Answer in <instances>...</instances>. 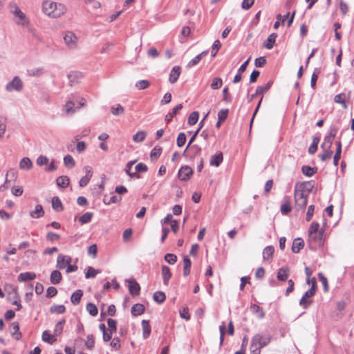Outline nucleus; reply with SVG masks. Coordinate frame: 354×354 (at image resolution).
<instances>
[{"label":"nucleus","instance_id":"nucleus-1","mask_svg":"<svg viewBox=\"0 0 354 354\" xmlns=\"http://www.w3.org/2000/svg\"><path fill=\"white\" fill-rule=\"evenodd\" d=\"M43 11L53 18H57L66 12V8L62 3L46 1L43 3Z\"/></svg>","mask_w":354,"mask_h":354},{"label":"nucleus","instance_id":"nucleus-2","mask_svg":"<svg viewBox=\"0 0 354 354\" xmlns=\"http://www.w3.org/2000/svg\"><path fill=\"white\" fill-rule=\"evenodd\" d=\"M316 290L317 281L314 279L313 284L311 286L310 288L305 292L299 301V305L302 306L303 308L307 309L313 304L312 297L315 295Z\"/></svg>","mask_w":354,"mask_h":354},{"label":"nucleus","instance_id":"nucleus-3","mask_svg":"<svg viewBox=\"0 0 354 354\" xmlns=\"http://www.w3.org/2000/svg\"><path fill=\"white\" fill-rule=\"evenodd\" d=\"M308 196L309 195L304 193L303 190L297 189V185L295 186L294 191V198L297 208L304 209L306 207Z\"/></svg>","mask_w":354,"mask_h":354},{"label":"nucleus","instance_id":"nucleus-4","mask_svg":"<svg viewBox=\"0 0 354 354\" xmlns=\"http://www.w3.org/2000/svg\"><path fill=\"white\" fill-rule=\"evenodd\" d=\"M85 105V100L82 98L79 102L75 100H68L65 104V111L68 115L74 114L77 110Z\"/></svg>","mask_w":354,"mask_h":354},{"label":"nucleus","instance_id":"nucleus-5","mask_svg":"<svg viewBox=\"0 0 354 354\" xmlns=\"http://www.w3.org/2000/svg\"><path fill=\"white\" fill-rule=\"evenodd\" d=\"M24 84L21 79L16 76L13 80L8 82L6 86V91L10 92L12 91H21L23 88Z\"/></svg>","mask_w":354,"mask_h":354},{"label":"nucleus","instance_id":"nucleus-6","mask_svg":"<svg viewBox=\"0 0 354 354\" xmlns=\"http://www.w3.org/2000/svg\"><path fill=\"white\" fill-rule=\"evenodd\" d=\"M64 40L65 44L69 48L73 49L76 48L77 37L73 32L68 31L65 32Z\"/></svg>","mask_w":354,"mask_h":354},{"label":"nucleus","instance_id":"nucleus-7","mask_svg":"<svg viewBox=\"0 0 354 354\" xmlns=\"http://www.w3.org/2000/svg\"><path fill=\"white\" fill-rule=\"evenodd\" d=\"M193 174L192 169L187 166L185 165L181 167L178 173V176L180 180L183 181H186L189 179L190 176Z\"/></svg>","mask_w":354,"mask_h":354},{"label":"nucleus","instance_id":"nucleus-8","mask_svg":"<svg viewBox=\"0 0 354 354\" xmlns=\"http://www.w3.org/2000/svg\"><path fill=\"white\" fill-rule=\"evenodd\" d=\"M72 259L69 256L63 255L59 254L57 259V268L59 269H64L66 266L71 263Z\"/></svg>","mask_w":354,"mask_h":354},{"label":"nucleus","instance_id":"nucleus-9","mask_svg":"<svg viewBox=\"0 0 354 354\" xmlns=\"http://www.w3.org/2000/svg\"><path fill=\"white\" fill-rule=\"evenodd\" d=\"M259 338L258 337H253L250 344V352L252 354H260L261 349L263 348L261 344L259 342Z\"/></svg>","mask_w":354,"mask_h":354},{"label":"nucleus","instance_id":"nucleus-10","mask_svg":"<svg viewBox=\"0 0 354 354\" xmlns=\"http://www.w3.org/2000/svg\"><path fill=\"white\" fill-rule=\"evenodd\" d=\"M129 283V290L131 295H138L140 291V286L138 282L134 279H129L127 281Z\"/></svg>","mask_w":354,"mask_h":354},{"label":"nucleus","instance_id":"nucleus-11","mask_svg":"<svg viewBox=\"0 0 354 354\" xmlns=\"http://www.w3.org/2000/svg\"><path fill=\"white\" fill-rule=\"evenodd\" d=\"M296 185H297V189L303 190L304 193L309 195L313 188L314 187L315 183L312 180L306 181L299 184L297 183Z\"/></svg>","mask_w":354,"mask_h":354},{"label":"nucleus","instance_id":"nucleus-12","mask_svg":"<svg viewBox=\"0 0 354 354\" xmlns=\"http://www.w3.org/2000/svg\"><path fill=\"white\" fill-rule=\"evenodd\" d=\"M181 73V68L179 66H176L173 67L171 69L170 73H169V81L170 83L174 84L177 82L180 75Z\"/></svg>","mask_w":354,"mask_h":354},{"label":"nucleus","instance_id":"nucleus-13","mask_svg":"<svg viewBox=\"0 0 354 354\" xmlns=\"http://www.w3.org/2000/svg\"><path fill=\"white\" fill-rule=\"evenodd\" d=\"M85 169L86 171V174L84 176L81 178L79 182V185L82 187H86L92 177L91 168L89 166H87L85 167Z\"/></svg>","mask_w":354,"mask_h":354},{"label":"nucleus","instance_id":"nucleus-14","mask_svg":"<svg viewBox=\"0 0 354 354\" xmlns=\"http://www.w3.org/2000/svg\"><path fill=\"white\" fill-rule=\"evenodd\" d=\"M6 291H8V299L17 300L19 296L17 292V288L12 285H7L5 288Z\"/></svg>","mask_w":354,"mask_h":354},{"label":"nucleus","instance_id":"nucleus-15","mask_svg":"<svg viewBox=\"0 0 354 354\" xmlns=\"http://www.w3.org/2000/svg\"><path fill=\"white\" fill-rule=\"evenodd\" d=\"M223 153L221 151H218L216 154L212 156L209 164L211 166L218 167L223 162Z\"/></svg>","mask_w":354,"mask_h":354},{"label":"nucleus","instance_id":"nucleus-16","mask_svg":"<svg viewBox=\"0 0 354 354\" xmlns=\"http://www.w3.org/2000/svg\"><path fill=\"white\" fill-rule=\"evenodd\" d=\"M35 278H36L35 273L31 272H22V273L19 274L17 279L19 282H26V281H32V280L35 279Z\"/></svg>","mask_w":354,"mask_h":354},{"label":"nucleus","instance_id":"nucleus-17","mask_svg":"<svg viewBox=\"0 0 354 354\" xmlns=\"http://www.w3.org/2000/svg\"><path fill=\"white\" fill-rule=\"evenodd\" d=\"M13 12L16 17H19V21H17V24L23 26L28 24V21L27 20L25 14L22 12L21 10L18 7L15 8Z\"/></svg>","mask_w":354,"mask_h":354},{"label":"nucleus","instance_id":"nucleus-18","mask_svg":"<svg viewBox=\"0 0 354 354\" xmlns=\"http://www.w3.org/2000/svg\"><path fill=\"white\" fill-rule=\"evenodd\" d=\"M290 270L288 267H282L278 270L277 279L279 281H285L289 276Z\"/></svg>","mask_w":354,"mask_h":354},{"label":"nucleus","instance_id":"nucleus-19","mask_svg":"<svg viewBox=\"0 0 354 354\" xmlns=\"http://www.w3.org/2000/svg\"><path fill=\"white\" fill-rule=\"evenodd\" d=\"M304 246V241L301 238H297L293 241L292 251L293 253H299Z\"/></svg>","mask_w":354,"mask_h":354},{"label":"nucleus","instance_id":"nucleus-20","mask_svg":"<svg viewBox=\"0 0 354 354\" xmlns=\"http://www.w3.org/2000/svg\"><path fill=\"white\" fill-rule=\"evenodd\" d=\"M161 271L163 278V283L165 285H168L169 281L171 277V272L170 271V269L168 266L164 265L162 266Z\"/></svg>","mask_w":354,"mask_h":354},{"label":"nucleus","instance_id":"nucleus-21","mask_svg":"<svg viewBox=\"0 0 354 354\" xmlns=\"http://www.w3.org/2000/svg\"><path fill=\"white\" fill-rule=\"evenodd\" d=\"M145 308L143 304H136L131 308V314L133 316H138L145 313Z\"/></svg>","mask_w":354,"mask_h":354},{"label":"nucleus","instance_id":"nucleus-22","mask_svg":"<svg viewBox=\"0 0 354 354\" xmlns=\"http://www.w3.org/2000/svg\"><path fill=\"white\" fill-rule=\"evenodd\" d=\"M83 296V291L82 290H75L71 297V301L74 305H77L80 303L81 299Z\"/></svg>","mask_w":354,"mask_h":354},{"label":"nucleus","instance_id":"nucleus-23","mask_svg":"<svg viewBox=\"0 0 354 354\" xmlns=\"http://www.w3.org/2000/svg\"><path fill=\"white\" fill-rule=\"evenodd\" d=\"M30 215L33 218H39L44 215V210L41 205H37L34 211L30 212Z\"/></svg>","mask_w":354,"mask_h":354},{"label":"nucleus","instance_id":"nucleus-24","mask_svg":"<svg viewBox=\"0 0 354 354\" xmlns=\"http://www.w3.org/2000/svg\"><path fill=\"white\" fill-rule=\"evenodd\" d=\"M32 167L31 160L28 157L23 158L19 162V168L23 170H29Z\"/></svg>","mask_w":354,"mask_h":354},{"label":"nucleus","instance_id":"nucleus-25","mask_svg":"<svg viewBox=\"0 0 354 354\" xmlns=\"http://www.w3.org/2000/svg\"><path fill=\"white\" fill-rule=\"evenodd\" d=\"M11 335L15 337L17 340L21 337V333L19 331V325L18 322H12L11 324Z\"/></svg>","mask_w":354,"mask_h":354},{"label":"nucleus","instance_id":"nucleus-26","mask_svg":"<svg viewBox=\"0 0 354 354\" xmlns=\"http://www.w3.org/2000/svg\"><path fill=\"white\" fill-rule=\"evenodd\" d=\"M62 276L59 270H53L50 277V281L53 284H58L61 282Z\"/></svg>","mask_w":354,"mask_h":354},{"label":"nucleus","instance_id":"nucleus-27","mask_svg":"<svg viewBox=\"0 0 354 354\" xmlns=\"http://www.w3.org/2000/svg\"><path fill=\"white\" fill-rule=\"evenodd\" d=\"M136 162V160H132V161L128 162L125 167V171H126L127 174L128 176H129L131 178H140V175L137 174V172H133V173L131 172V167L135 164Z\"/></svg>","mask_w":354,"mask_h":354},{"label":"nucleus","instance_id":"nucleus-28","mask_svg":"<svg viewBox=\"0 0 354 354\" xmlns=\"http://www.w3.org/2000/svg\"><path fill=\"white\" fill-rule=\"evenodd\" d=\"M183 276L187 277L190 274V268L192 266V261L187 256L183 257Z\"/></svg>","mask_w":354,"mask_h":354},{"label":"nucleus","instance_id":"nucleus-29","mask_svg":"<svg viewBox=\"0 0 354 354\" xmlns=\"http://www.w3.org/2000/svg\"><path fill=\"white\" fill-rule=\"evenodd\" d=\"M142 335L144 339H147L151 333V326L148 320H142Z\"/></svg>","mask_w":354,"mask_h":354},{"label":"nucleus","instance_id":"nucleus-30","mask_svg":"<svg viewBox=\"0 0 354 354\" xmlns=\"http://www.w3.org/2000/svg\"><path fill=\"white\" fill-rule=\"evenodd\" d=\"M183 109V105L181 104H178L176 106L172 111L171 113H169L165 116V121L166 122L169 123L171 122L173 119V118L177 114V113Z\"/></svg>","mask_w":354,"mask_h":354},{"label":"nucleus","instance_id":"nucleus-31","mask_svg":"<svg viewBox=\"0 0 354 354\" xmlns=\"http://www.w3.org/2000/svg\"><path fill=\"white\" fill-rule=\"evenodd\" d=\"M274 248L273 246H267L263 249V258L264 260H270L272 259Z\"/></svg>","mask_w":354,"mask_h":354},{"label":"nucleus","instance_id":"nucleus-32","mask_svg":"<svg viewBox=\"0 0 354 354\" xmlns=\"http://www.w3.org/2000/svg\"><path fill=\"white\" fill-rule=\"evenodd\" d=\"M52 207L56 212H61L63 210L62 201L58 196H54L52 198Z\"/></svg>","mask_w":354,"mask_h":354},{"label":"nucleus","instance_id":"nucleus-33","mask_svg":"<svg viewBox=\"0 0 354 354\" xmlns=\"http://www.w3.org/2000/svg\"><path fill=\"white\" fill-rule=\"evenodd\" d=\"M277 37V35L276 33L270 35L264 43V47L267 49L272 48Z\"/></svg>","mask_w":354,"mask_h":354},{"label":"nucleus","instance_id":"nucleus-34","mask_svg":"<svg viewBox=\"0 0 354 354\" xmlns=\"http://www.w3.org/2000/svg\"><path fill=\"white\" fill-rule=\"evenodd\" d=\"M324 233V230L321 229L317 233H315L312 239H310L315 241L319 245H322L323 244Z\"/></svg>","mask_w":354,"mask_h":354},{"label":"nucleus","instance_id":"nucleus-35","mask_svg":"<svg viewBox=\"0 0 354 354\" xmlns=\"http://www.w3.org/2000/svg\"><path fill=\"white\" fill-rule=\"evenodd\" d=\"M65 323H66V319H62L56 324L54 330H53L54 336L57 337L62 333L63 326H64V324H65Z\"/></svg>","mask_w":354,"mask_h":354},{"label":"nucleus","instance_id":"nucleus-36","mask_svg":"<svg viewBox=\"0 0 354 354\" xmlns=\"http://www.w3.org/2000/svg\"><path fill=\"white\" fill-rule=\"evenodd\" d=\"M272 84H273L272 81H269L263 86H257V88L256 89L255 94L256 95H263L265 93H266L270 88Z\"/></svg>","mask_w":354,"mask_h":354},{"label":"nucleus","instance_id":"nucleus-37","mask_svg":"<svg viewBox=\"0 0 354 354\" xmlns=\"http://www.w3.org/2000/svg\"><path fill=\"white\" fill-rule=\"evenodd\" d=\"M42 340L52 344L57 339L54 334L52 335L49 331L45 330L42 333Z\"/></svg>","mask_w":354,"mask_h":354},{"label":"nucleus","instance_id":"nucleus-38","mask_svg":"<svg viewBox=\"0 0 354 354\" xmlns=\"http://www.w3.org/2000/svg\"><path fill=\"white\" fill-rule=\"evenodd\" d=\"M301 171L305 176L310 177L317 172V168L311 167L308 165H304L301 167Z\"/></svg>","mask_w":354,"mask_h":354},{"label":"nucleus","instance_id":"nucleus-39","mask_svg":"<svg viewBox=\"0 0 354 354\" xmlns=\"http://www.w3.org/2000/svg\"><path fill=\"white\" fill-rule=\"evenodd\" d=\"M93 216V213L92 212H86L82 214L79 218L78 221L81 224H86L91 221V219Z\"/></svg>","mask_w":354,"mask_h":354},{"label":"nucleus","instance_id":"nucleus-40","mask_svg":"<svg viewBox=\"0 0 354 354\" xmlns=\"http://www.w3.org/2000/svg\"><path fill=\"white\" fill-rule=\"evenodd\" d=\"M280 210L283 215H287L291 212L292 207L289 199L286 200V201L281 205Z\"/></svg>","mask_w":354,"mask_h":354},{"label":"nucleus","instance_id":"nucleus-41","mask_svg":"<svg viewBox=\"0 0 354 354\" xmlns=\"http://www.w3.org/2000/svg\"><path fill=\"white\" fill-rule=\"evenodd\" d=\"M254 337H258L259 338V342L263 347L267 346L271 339L270 335H269L257 334Z\"/></svg>","mask_w":354,"mask_h":354},{"label":"nucleus","instance_id":"nucleus-42","mask_svg":"<svg viewBox=\"0 0 354 354\" xmlns=\"http://www.w3.org/2000/svg\"><path fill=\"white\" fill-rule=\"evenodd\" d=\"M56 182L58 186L64 188L69 185V178L66 176H61L57 178Z\"/></svg>","mask_w":354,"mask_h":354},{"label":"nucleus","instance_id":"nucleus-43","mask_svg":"<svg viewBox=\"0 0 354 354\" xmlns=\"http://www.w3.org/2000/svg\"><path fill=\"white\" fill-rule=\"evenodd\" d=\"M252 312L257 315L258 317L262 319L265 317V313L262 308L257 304H252L250 307Z\"/></svg>","mask_w":354,"mask_h":354},{"label":"nucleus","instance_id":"nucleus-44","mask_svg":"<svg viewBox=\"0 0 354 354\" xmlns=\"http://www.w3.org/2000/svg\"><path fill=\"white\" fill-rule=\"evenodd\" d=\"M319 140L320 139L319 137H313L312 144L308 148V153L310 154H314L317 151Z\"/></svg>","mask_w":354,"mask_h":354},{"label":"nucleus","instance_id":"nucleus-45","mask_svg":"<svg viewBox=\"0 0 354 354\" xmlns=\"http://www.w3.org/2000/svg\"><path fill=\"white\" fill-rule=\"evenodd\" d=\"M153 299L158 304H162L165 301L166 296L163 292L156 291V292H154L153 295Z\"/></svg>","mask_w":354,"mask_h":354},{"label":"nucleus","instance_id":"nucleus-46","mask_svg":"<svg viewBox=\"0 0 354 354\" xmlns=\"http://www.w3.org/2000/svg\"><path fill=\"white\" fill-rule=\"evenodd\" d=\"M51 313L63 314L66 311V307L64 305H53L50 308Z\"/></svg>","mask_w":354,"mask_h":354},{"label":"nucleus","instance_id":"nucleus-47","mask_svg":"<svg viewBox=\"0 0 354 354\" xmlns=\"http://www.w3.org/2000/svg\"><path fill=\"white\" fill-rule=\"evenodd\" d=\"M319 224L317 222H313L310 224L308 232L309 239H312L315 233H317L319 231Z\"/></svg>","mask_w":354,"mask_h":354},{"label":"nucleus","instance_id":"nucleus-48","mask_svg":"<svg viewBox=\"0 0 354 354\" xmlns=\"http://www.w3.org/2000/svg\"><path fill=\"white\" fill-rule=\"evenodd\" d=\"M64 164L68 168H73L75 165V161L71 155H66L64 158Z\"/></svg>","mask_w":354,"mask_h":354},{"label":"nucleus","instance_id":"nucleus-49","mask_svg":"<svg viewBox=\"0 0 354 354\" xmlns=\"http://www.w3.org/2000/svg\"><path fill=\"white\" fill-rule=\"evenodd\" d=\"M199 113L198 111H193L189 116L187 122L189 125H194L198 120Z\"/></svg>","mask_w":354,"mask_h":354},{"label":"nucleus","instance_id":"nucleus-50","mask_svg":"<svg viewBox=\"0 0 354 354\" xmlns=\"http://www.w3.org/2000/svg\"><path fill=\"white\" fill-rule=\"evenodd\" d=\"M146 137V133L144 131H139L133 136V140L136 142H142Z\"/></svg>","mask_w":354,"mask_h":354},{"label":"nucleus","instance_id":"nucleus-51","mask_svg":"<svg viewBox=\"0 0 354 354\" xmlns=\"http://www.w3.org/2000/svg\"><path fill=\"white\" fill-rule=\"evenodd\" d=\"M86 308V310L88 312V313L91 316H93V317L96 316L98 313V310H97V306L93 303H88Z\"/></svg>","mask_w":354,"mask_h":354},{"label":"nucleus","instance_id":"nucleus-52","mask_svg":"<svg viewBox=\"0 0 354 354\" xmlns=\"http://www.w3.org/2000/svg\"><path fill=\"white\" fill-rule=\"evenodd\" d=\"M333 138H332L331 137H329L328 136H326L325 138H324V142L321 145V148L322 149H330L331 148V146H332V144H333Z\"/></svg>","mask_w":354,"mask_h":354},{"label":"nucleus","instance_id":"nucleus-53","mask_svg":"<svg viewBox=\"0 0 354 354\" xmlns=\"http://www.w3.org/2000/svg\"><path fill=\"white\" fill-rule=\"evenodd\" d=\"M100 272L101 271L100 270H95L93 268L88 266L87 272L85 274V277L86 279L94 278L96 274L100 273Z\"/></svg>","mask_w":354,"mask_h":354},{"label":"nucleus","instance_id":"nucleus-54","mask_svg":"<svg viewBox=\"0 0 354 354\" xmlns=\"http://www.w3.org/2000/svg\"><path fill=\"white\" fill-rule=\"evenodd\" d=\"M108 326L109 328V332L111 333H115L117 331V321L111 318L107 319Z\"/></svg>","mask_w":354,"mask_h":354},{"label":"nucleus","instance_id":"nucleus-55","mask_svg":"<svg viewBox=\"0 0 354 354\" xmlns=\"http://www.w3.org/2000/svg\"><path fill=\"white\" fill-rule=\"evenodd\" d=\"M223 85V80L220 77H214L211 83L210 87L212 89L216 90L220 88Z\"/></svg>","mask_w":354,"mask_h":354},{"label":"nucleus","instance_id":"nucleus-56","mask_svg":"<svg viewBox=\"0 0 354 354\" xmlns=\"http://www.w3.org/2000/svg\"><path fill=\"white\" fill-rule=\"evenodd\" d=\"M82 77V74L77 71H72L68 75V78L71 83L75 82L78 79Z\"/></svg>","mask_w":354,"mask_h":354},{"label":"nucleus","instance_id":"nucleus-57","mask_svg":"<svg viewBox=\"0 0 354 354\" xmlns=\"http://www.w3.org/2000/svg\"><path fill=\"white\" fill-rule=\"evenodd\" d=\"M149 85L150 83L148 80H142L137 82L135 86L138 90H142L148 88Z\"/></svg>","mask_w":354,"mask_h":354},{"label":"nucleus","instance_id":"nucleus-58","mask_svg":"<svg viewBox=\"0 0 354 354\" xmlns=\"http://www.w3.org/2000/svg\"><path fill=\"white\" fill-rule=\"evenodd\" d=\"M324 152L319 155V157L322 161H326L331 158L333 156V151L330 149H323Z\"/></svg>","mask_w":354,"mask_h":354},{"label":"nucleus","instance_id":"nucleus-59","mask_svg":"<svg viewBox=\"0 0 354 354\" xmlns=\"http://www.w3.org/2000/svg\"><path fill=\"white\" fill-rule=\"evenodd\" d=\"M221 47V44L219 41V40H215L213 43L212 47V57H215L218 51V50Z\"/></svg>","mask_w":354,"mask_h":354},{"label":"nucleus","instance_id":"nucleus-60","mask_svg":"<svg viewBox=\"0 0 354 354\" xmlns=\"http://www.w3.org/2000/svg\"><path fill=\"white\" fill-rule=\"evenodd\" d=\"M124 112V108L120 104H118L116 107H111V113L114 115H120Z\"/></svg>","mask_w":354,"mask_h":354},{"label":"nucleus","instance_id":"nucleus-61","mask_svg":"<svg viewBox=\"0 0 354 354\" xmlns=\"http://www.w3.org/2000/svg\"><path fill=\"white\" fill-rule=\"evenodd\" d=\"M165 260L169 264L174 265L177 261V257L171 253L166 254L164 257Z\"/></svg>","mask_w":354,"mask_h":354},{"label":"nucleus","instance_id":"nucleus-62","mask_svg":"<svg viewBox=\"0 0 354 354\" xmlns=\"http://www.w3.org/2000/svg\"><path fill=\"white\" fill-rule=\"evenodd\" d=\"M186 142V135L185 133L181 132L178 134L176 143L179 147H183Z\"/></svg>","mask_w":354,"mask_h":354},{"label":"nucleus","instance_id":"nucleus-63","mask_svg":"<svg viewBox=\"0 0 354 354\" xmlns=\"http://www.w3.org/2000/svg\"><path fill=\"white\" fill-rule=\"evenodd\" d=\"M85 345L88 349H92L94 347L95 340L93 335H87Z\"/></svg>","mask_w":354,"mask_h":354},{"label":"nucleus","instance_id":"nucleus-64","mask_svg":"<svg viewBox=\"0 0 354 354\" xmlns=\"http://www.w3.org/2000/svg\"><path fill=\"white\" fill-rule=\"evenodd\" d=\"M161 152H162V149L160 147H155L151 151V153H150V156L151 158H158L160 154H161Z\"/></svg>","mask_w":354,"mask_h":354}]
</instances>
